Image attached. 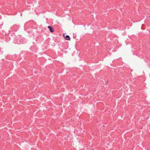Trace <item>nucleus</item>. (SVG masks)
<instances>
[{"mask_svg": "<svg viewBox=\"0 0 150 150\" xmlns=\"http://www.w3.org/2000/svg\"><path fill=\"white\" fill-rule=\"evenodd\" d=\"M48 28H49L50 31L52 32L53 33L54 31V29L51 26H48Z\"/></svg>", "mask_w": 150, "mask_h": 150, "instance_id": "nucleus-1", "label": "nucleus"}, {"mask_svg": "<svg viewBox=\"0 0 150 150\" xmlns=\"http://www.w3.org/2000/svg\"><path fill=\"white\" fill-rule=\"evenodd\" d=\"M15 43H17L18 44H19L21 43V41L19 39H18L17 38L15 39L14 41Z\"/></svg>", "mask_w": 150, "mask_h": 150, "instance_id": "nucleus-2", "label": "nucleus"}, {"mask_svg": "<svg viewBox=\"0 0 150 150\" xmlns=\"http://www.w3.org/2000/svg\"><path fill=\"white\" fill-rule=\"evenodd\" d=\"M65 39L67 40H70V37L68 35H67L65 38Z\"/></svg>", "mask_w": 150, "mask_h": 150, "instance_id": "nucleus-3", "label": "nucleus"}]
</instances>
